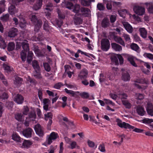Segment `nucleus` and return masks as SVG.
<instances>
[{
  "label": "nucleus",
  "mask_w": 153,
  "mask_h": 153,
  "mask_svg": "<svg viewBox=\"0 0 153 153\" xmlns=\"http://www.w3.org/2000/svg\"><path fill=\"white\" fill-rule=\"evenodd\" d=\"M116 122L117 123V125L121 128H124L125 129H128L131 130V129H133V131L137 133H142L144 131V130L135 128L134 126L130 125L129 124L125 122H122L121 120L119 119H117Z\"/></svg>",
  "instance_id": "nucleus-1"
},
{
  "label": "nucleus",
  "mask_w": 153,
  "mask_h": 153,
  "mask_svg": "<svg viewBox=\"0 0 153 153\" xmlns=\"http://www.w3.org/2000/svg\"><path fill=\"white\" fill-rule=\"evenodd\" d=\"M31 20L35 25L34 31L36 32H38L42 27V21L41 20L38 19L35 15H33L32 16Z\"/></svg>",
  "instance_id": "nucleus-2"
},
{
  "label": "nucleus",
  "mask_w": 153,
  "mask_h": 153,
  "mask_svg": "<svg viewBox=\"0 0 153 153\" xmlns=\"http://www.w3.org/2000/svg\"><path fill=\"white\" fill-rule=\"evenodd\" d=\"M101 49L104 51H108L110 48V42L107 39H102L101 41Z\"/></svg>",
  "instance_id": "nucleus-3"
},
{
  "label": "nucleus",
  "mask_w": 153,
  "mask_h": 153,
  "mask_svg": "<svg viewBox=\"0 0 153 153\" xmlns=\"http://www.w3.org/2000/svg\"><path fill=\"white\" fill-rule=\"evenodd\" d=\"M134 12L137 15L142 16L145 12V8L139 6H135L133 7Z\"/></svg>",
  "instance_id": "nucleus-4"
},
{
  "label": "nucleus",
  "mask_w": 153,
  "mask_h": 153,
  "mask_svg": "<svg viewBox=\"0 0 153 153\" xmlns=\"http://www.w3.org/2000/svg\"><path fill=\"white\" fill-rule=\"evenodd\" d=\"M52 113L51 112L48 113L47 114H45V120H49L48 123L47 125V128L48 130H50L51 126L52 123Z\"/></svg>",
  "instance_id": "nucleus-5"
},
{
  "label": "nucleus",
  "mask_w": 153,
  "mask_h": 153,
  "mask_svg": "<svg viewBox=\"0 0 153 153\" xmlns=\"http://www.w3.org/2000/svg\"><path fill=\"white\" fill-rule=\"evenodd\" d=\"M35 131L36 133L40 137H42L44 135L43 128L39 124H37L34 127Z\"/></svg>",
  "instance_id": "nucleus-6"
},
{
  "label": "nucleus",
  "mask_w": 153,
  "mask_h": 153,
  "mask_svg": "<svg viewBox=\"0 0 153 153\" xmlns=\"http://www.w3.org/2000/svg\"><path fill=\"white\" fill-rule=\"evenodd\" d=\"M32 66L35 70L36 75H35L34 76H37L40 75V68L38 62L35 60H33L32 62Z\"/></svg>",
  "instance_id": "nucleus-7"
},
{
  "label": "nucleus",
  "mask_w": 153,
  "mask_h": 153,
  "mask_svg": "<svg viewBox=\"0 0 153 153\" xmlns=\"http://www.w3.org/2000/svg\"><path fill=\"white\" fill-rule=\"evenodd\" d=\"M59 137V136L57 133L54 132H52L50 134L48 139V144L50 145L52 142V140H56L57 138Z\"/></svg>",
  "instance_id": "nucleus-8"
},
{
  "label": "nucleus",
  "mask_w": 153,
  "mask_h": 153,
  "mask_svg": "<svg viewBox=\"0 0 153 153\" xmlns=\"http://www.w3.org/2000/svg\"><path fill=\"white\" fill-rule=\"evenodd\" d=\"M32 129L30 128L24 129L22 131L23 135L26 138H30L32 137Z\"/></svg>",
  "instance_id": "nucleus-9"
},
{
  "label": "nucleus",
  "mask_w": 153,
  "mask_h": 153,
  "mask_svg": "<svg viewBox=\"0 0 153 153\" xmlns=\"http://www.w3.org/2000/svg\"><path fill=\"white\" fill-rule=\"evenodd\" d=\"M14 101L19 104H22L24 101V97L21 94H17L14 97Z\"/></svg>",
  "instance_id": "nucleus-10"
},
{
  "label": "nucleus",
  "mask_w": 153,
  "mask_h": 153,
  "mask_svg": "<svg viewBox=\"0 0 153 153\" xmlns=\"http://www.w3.org/2000/svg\"><path fill=\"white\" fill-rule=\"evenodd\" d=\"M113 39L116 42L125 47V42L121 37L116 36L114 34H113Z\"/></svg>",
  "instance_id": "nucleus-11"
},
{
  "label": "nucleus",
  "mask_w": 153,
  "mask_h": 153,
  "mask_svg": "<svg viewBox=\"0 0 153 153\" xmlns=\"http://www.w3.org/2000/svg\"><path fill=\"white\" fill-rule=\"evenodd\" d=\"M65 91L66 93L73 97L76 98L79 97V91H74L72 90H69L66 88L65 89Z\"/></svg>",
  "instance_id": "nucleus-12"
},
{
  "label": "nucleus",
  "mask_w": 153,
  "mask_h": 153,
  "mask_svg": "<svg viewBox=\"0 0 153 153\" xmlns=\"http://www.w3.org/2000/svg\"><path fill=\"white\" fill-rule=\"evenodd\" d=\"M122 23L126 30L129 33L132 32L133 29L132 27L127 22H122Z\"/></svg>",
  "instance_id": "nucleus-13"
},
{
  "label": "nucleus",
  "mask_w": 153,
  "mask_h": 153,
  "mask_svg": "<svg viewBox=\"0 0 153 153\" xmlns=\"http://www.w3.org/2000/svg\"><path fill=\"white\" fill-rule=\"evenodd\" d=\"M112 49L116 51L120 52L122 50V47L116 43L113 42L111 43Z\"/></svg>",
  "instance_id": "nucleus-14"
},
{
  "label": "nucleus",
  "mask_w": 153,
  "mask_h": 153,
  "mask_svg": "<svg viewBox=\"0 0 153 153\" xmlns=\"http://www.w3.org/2000/svg\"><path fill=\"white\" fill-rule=\"evenodd\" d=\"M17 29L16 28H13L8 33V36L10 38L14 37L17 35Z\"/></svg>",
  "instance_id": "nucleus-15"
},
{
  "label": "nucleus",
  "mask_w": 153,
  "mask_h": 153,
  "mask_svg": "<svg viewBox=\"0 0 153 153\" xmlns=\"http://www.w3.org/2000/svg\"><path fill=\"white\" fill-rule=\"evenodd\" d=\"M33 143L29 140H24L22 144V147L23 148L28 149L32 145Z\"/></svg>",
  "instance_id": "nucleus-16"
},
{
  "label": "nucleus",
  "mask_w": 153,
  "mask_h": 153,
  "mask_svg": "<svg viewBox=\"0 0 153 153\" xmlns=\"http://www.w3.org/2000/svg\"><path fill=\"white\" fill-rule=\"evenodd\" d=\"M101 25L104 28L109 27L110 25V23L107 17L104 18L102 21Z\"/></svg>",
  "instance_id": "nucleus-17"
},
{
  "label": "nucleus",
  "mask_w": 153,
  "mask_h": 153,
  "mask_svg": "<svg viewBox=\"0 0 153 153\" xmlns=\"http://www.w3.org/2000/svg\"><path fill=\"white\" fill-rule=\"evenodd\" d=\"M146 111L149 115L153 116V105L151 103L147 104Z\"/></svg>",
  "instance_id": "nucleus-18"
},
{
  "label": "nucleus",
  "mask_w": 153,
  "mask_h": 153,
  "mask_svg": "<svg viewBox=\"0 0 153 153\" xmlns=\"http://www.w3.org/2000/svg\"><path fill=\"white\" fill-rule=\"evenodd\" d=\"M80 12L82 13V15L85 16H88L90 13V9L87 8L82 7L80 8Z\"/></svg>",
  "instance_id": "nucleus-19"
},
{
  "label": "nucleus",
  "mask_w": 153,
  "mask_h": 153,
  "mask_svg": "<svg viewBox=\"0 0 153 153\" xmlns=\"http://www.w3.org/2000/svg\"><path fill=\"white\" fill-rule=\"evenodd\" d=\"M8 10L9 13L11 15H13L18 12V10L16 9L14 5L11 4L8 7Z\"/></svg>",
  "instance_id": "nucleus-20"
},
{
  "label": "nucleus",
  "mask_w": 153,
  "mask_h": 153,
  "mask_svg": "<svg viewBox=\"0 0 153 153\" xmlns=\"http://www.w3.org/2000/svg\"><path fill=\"white\" fill-rule=\"evenodd\" d=\"M22 48L23 49L22 51L27 52L29 49V44L26 40H24V41L21 43Z\"/></svg>",
  "instance_id": "nucleus-21"
},
{
  "label": "nucleus",
  "mask_w": 153,
  "mask_h": 153,
  "mask_svg": "<svg viewBox=\"0 0 153 153\" xmlns=\"http://www.w3.org/2000/svg\"><path fill=\"white\" fill-rule=\"evenodd\" d=\"M12 139L18 143H21L23 140V139L18 134L15 133H13L12 134Z\"/></svg>",
  "instance_id": "nucleus-22"
},
{
  "label": "nucleus",
  "mask_w": 153,
  "mask_h": 153,
  "mask_svg": "<svg viewBox=\"0 0 153 153\" xmlns=\"http://www.w3.org/2000/svg\"><path fill=\"white\" fill-rule=\"evenodd\" d=\"M140 35L143 38L145 39L147 37V31L144 27H141L139 29Z\"/></svg>",
  "instance_id": "nucleus-23"
},
{
  "label": "nucleus",
  "mask_w": 153,
  "mask_h": 153,
  "mask_svg": "<svg viewBox=\"0 0 153 153\" xmlns=\"http://www.w3.org/2000/svg\"><path fill=\"white\" fill-rule=\"evenodd\" d=\"M42 0H39L33 6V9L35 10H37L39 9L42 6Z\"/></svg>",
  "instance_id": "nucleus-24"
},
{
  "label": "nucleus",
  "mask_w": 153,
  "mask_h": 153,
  "mask_svg": "<svg viewBox=\"0 0 153 153\" xmlns=\"http://www.w3.org/2000/svg\"><path fill=\"white\" fill-rule=\"evenodd\" d=\"M137 111L138 114L141 116H143L146 113L144 108L141 106L137 107Z\"/></svg>",
  "instance_id": "nucleus-25"
},
{
  "label": "nucleus",
  "mask_w": 153,
  "mask_h": 153,
  "mask_svg": "<svg viewBox=\"0 0 153 153\" xmlns=\"http://www.w3.org/2000/svg\"><path fill=\"white\" fill-rule=\"evenodd\" d=\"M149 12L153 14V5L152 3H146L145 4Z\"/></svg>",
  "instance_id": "nucleus-26"
},
{
  "label": "nucleus",
  "mask_w": 153,
  "mask_h": 153,
  "mask_svg": "<svg viewBox=\"0 0 153 153\" xmlns=\"http://www.w3.org/2000/svg\"><path fill=\"white\" fill-rule=\"evenodd\" d=\"M42 20L44 22L43 25L44 30L46 31H49V27L48 21L45 19H43Z\"/></svg>",
  "instance_id": "nucleus-27"
},
{
  "label": "nucleus",
  "mask_w": 153,
  "mask_h": 153,
  "mask_svg": "<svg viewBox=\"0 0 153 153\" xmlns=\"http://www.w3.org/2000/svg\"><path fill=\"white\" fill-rule=\"evenodd\" d=\"M23 79L20 77H16L14 80V84L17 86H20L22 83Z\"/></svg>",
  "instance_id": "nucleus-28"
},
{
  "label": "nucleus",
  "mask_w": 153,
  "mask_h": 153,
  "mask_svg": "<svg viewBox=\"0 0 153 153\" xmlns=\"http://www.w3.org/2000/svg\"><path fill=\"white\" fill-rule=\"evenodd\" d=\"M110 59L112 62H115V64L116 65H119V62L118 59V54L112 55L111 56Z\"/></svg>",
  "instance_id": "nucleus-29"
},
{
  "label": "nucleus",
  "mask_w": 153,
  "mask_h": 153,
  "mask_svg": "<svg viewBox=\"0 0 153 153\" xmlns=\"http://www.w3.org/2000/svg\"><path fill=\"white\" fill-rule=\"evenodd\" d=\"M74 22L75 25H77L82 23V19L79 17H77L75 15L74 18Z\"/></svg>",
  "instance_id": "nucleus-30"
},
{
  "label": "nucleus",
  "mask_w": 153,
  "mask_h": 153,
  "mask_svg": "<svg viewBox=\"0 0 153 153\" xmlns=\"http://www.w3.org/2000/svg\"><path fill=\"white\" fill-rule=\"evenodd\" d=\"M15 44L14 42H10L8 45L7 49L9 51H11L14 50L15 48Z\"/></svg>",
  "instance_id": "nucleus-31"
},
{
  "label": "nucleus",
  "mask_w": 153,
  "mask_h": 153,
  "mask_svg": "<svg viewBox=\"0 0 153 153\" xmlns=\"http://www.w3.org/2000/svg\"><path fill=\"white\" fill-rule=\"evenodd\" d=\"M73 11L76 13H78L79 11H80V6L78 4H76L74 6H73L72 7Z\"/></svg>",
  "instance_id": "nucleus-32"
},
{
  "label": "nucleus",
  "mask_w": 153,
  "mask_h": 153,
  "mask_svg": "<svg viewBox=\"0 0 153 153\" xmlns=\"http://www.w3.org/2000/svg\"><path fill=\"white\" fill-rule=\"evenodd\" d=\"M33 53L31 51H28L27 54V61L28 63H30L32 60Z\"/></svg>",
  "instance_id": "nucleus-33"
},
{
  "label": "nucleus",
  "mask_w": 153,
  "mask_h": 153,
  "mask_svg": "<svg viewBox=\"0 0 153 153\" xmlns=\"http://www.w3.org/2000/svg\"><path fill=\"white\" fill-rule=\"evenodd\" d=\"M135 82L138 83L145 84H149V81L145 79L144 78L137 79Z\"/></svg>",
  "instance_id": "nucleus-34"
},
{
  "label": "nucleus",
  "mask_w": 153,
  "mask_h": 153,
  "mask_svg": "<svg viewBox=\"0 0 153 153\" xmlns=\"http://www.w3.org/2000/svg\"><path fill=\"white\" fill-rule=\"evenodd\" d=\"M36 114L33 111H31L28 114V117L29 118L31 119L32 120H34L36 117Z\"/></svg>",
  "instance_id": "nucleus-35"
},
{
  "label": "nucleus",
  "mask_w": 153,
  "mask_h": 153,
  "mask_svg": "<svg viewBox=\"0 0 153 153\" xmlns=\"http://www.w3.org/2000/svg\"><path fill=\"white\" fill-rule=\"evenodd\" d=\"M79 95H80L82 98L83 99H88L89 97V94L88 92H83L79 94Z\"/></svg>",
  "instance_id": "nucleus-36"
},
{
  "label": "nucleus",
  "mask_w": 153,
  "mask_h": 153,
  "mask_svg": "<svg viewBox=\"0 0 153 153\" xmlns=\"http://www.w3.org/2000/svg\"><path fill=\"white\" fill-rule=\"evenodd\" d=\"M122 102L123 104L125 105L126 108L129 109L131 108V105L127 100H122Z\"/></svg>",
  "instance_id": "nucleus-37"
},
{
  "label": "nucleus",
  "mask_w": 153,
  "mask_h": 153,
  "mask_svg": "<svg viewBox=\"0 0 153 153\" xmlns=\"http://www.w3.org/2000/svg\"><path fill=\"white\" fill-rule=\"evenodd\" d=\"M64 4L65 5L66 8L70 10L72 9L73 6L72 3L69 2H65L64 3H62V5H63Z\"/></svg>",
  "instance_id": "nucleus-38"
},
{
  "label": "nucleus",
  "mask_w": 153,
  "mask_h": 153,
  "mask_svg": "<svg viewBox=\"0 0 153 153\" xmlns=\"http://www.w3.org/2000/svg\"><path fill=\"white\" fill-rule=\"evenodd\" d=\"M127 12V10L125 9H122L118 11L120 16L124 18H125V13H126Z\"/></svg>",
  "instance_id": "nucleus-39"
},
{
  "label": "nucleus",
  "mask_w": 153,
  "mask_h": 153,
  "mask_svg": "<svg viewBox=\"0 0 153 153\" xmlns=\"http://www.w3.org/2000/svg\"><path fill=\"white\" fill-rule=\"evenodd\" d=\"M88 74V71L85 69H82L80 71L79 76H85Z\"/></svg>",
  "instance_id": "nucleus-40"
},
{
  "label": "nucleus",
  "mask_w": 153,
  "mask_h": 153,
  "mask_svg": "<svg viewBox=\"0 0 153 153\" xmlns=\"http://www.w3.org/2000/svg\"><path fill=\"white\" fill-rule=\"evenodd\" d=\"M1 20L4 22H7L9 19V15L8 14H6L0 18Z\"/></svg>",
  "instance_id": "nucleus-41"
},
{
  "label": "nucleus",
  "mask_w": 153,
  "mask_h": 153,
  "mask_svg": "<svg viewBox=\"0 0 153 153\" xmlns=\"http://www.w3.org/2000/svg\"><path fill=\"white\" fill-rule=\"evenodd\" d=\"M130 47L132 50L135 51H137L139 48L138 45L137 44L134 43L131 44Z\"/></svg>",
  "instance_id": "nucleus-42"
},
{
  "label": "nucleus",
  "mask_w": 153,
  "mask_h": 153,
  "mask_svg": "<svg viewBox=\"0 0 153 153\" xmlns=\"http://www.w3.org/2000/svg\"><path fill=\"white\" fill-rule=\"evenodd\" d=\"M6 46L5 41L1 36H0V47L4 48Z\"/></svg>",
  "instance_id": "nucleus-43"
},
{
  "label": "nucleus",
  "mask_w": 153,
  "mask_h": 153,
  "mask_svg": "<svg viewBox=\"0 0 153 153\" xmlns=\"http://www.w3.org/2000/svg\"><path fill=\"white\" fill-rule=\"evenodd\" d=\"M27 52L22 51L21 53V58L22 60L23 61H25V60Z\"/></svg>",
  "instance_id": "nucleus-44"
},
{
  "label": "nucleus",
  "mask_w": 153,
  "mask_h": 153,
  "mask_svg": "<svg viewBox=\"0 0 153 153\" xmlns=\"http://www.w3.org/2000/svg\"><path fill=\"white\" fill-rule=\"evenodd\" d=\"M29 110V108L27 106H24L23 108V114L26 115L28 114Z\"/></svg>",
  "instance_id": "nucleus-45"
},
{
  "label": "nucleus",
  "mask_w": 153,
  "mask_h": 153,
  "mask_svg": "<svg viewBox=\"0 0 153 153\" xmlns=\"http://www.w3.org/2000/svg\"><path fill=\"white\" fill-rule=\"evenodd\" d=\"M122 37L124 38V39L126 42H130L131 38L129 35H128L126 33H123V34Z\"/></svg>",
  "instance_id": "nucleus-46"
},
{
  "label": "nucleus",
  "mask_w": 153,
  "mask_h": 153,
  "mask_svg": "<svg viewBox=\"0 0 153 153\" xmlns=\"http://www.w3.org/2000/svg\"><path fill=\"white\" fill-rule=\"evenodd\" d=\"M81 4L83 6L85 7L90 5V2L86 0H81Z\"/></svg>",
  "instance_id": "nucleus-47"
},
{
  "label": "nucleus",
  "mask_w": 153,
  "mask_h": 153,
  "mask_svg": "<svg viewBox=\"0 0 153 153\" xmlns=\"http://www.w3.org/2000/svg\"><path fill=\"white\" fill-rule=\"evenodd\" d=\"M142 122L144 123L150 124L151 123L153 122V120L148 118H144L142 120Z\"/></svg>",
  "instance_id": "nucleus-48"
},
{
  "label": "nucleus",
  "mask_w": 153,
  "mask_h": 153,
  "mask_svg": "<svg viewBox=\"0 0 153 153\" xmlns=\"http://www.w3.org/2000/svg\"><path fill=\"white\" fill-rule=\"evenodd\" d=\"M128 96L127 94L124 93H121L119 94V97L122 100L123 99H127Z\"/></svg>",
  "instance_id": "nucleus-49"
},
{
  "label": "nucleus",
  "mask_w": 153,
  "mask_h": 153,
  "mask_svg": "<svg viewBox=\"0 0 153 153\" xmlns=\"http://www.w3.org/2000/svg\"><path fill=\"white\" fill-rule=\"evenodd\" d=\"M3 67L4 68V70L7 72H9L12 71V69L10 68V66L6 64L3 65Z\"/></svg>",
  "instance_id": "nucleus-50"
},
{
  "label": "nucleus",
  "mask_w": 153,
  "mask_h": 153,
  "mask_svg": "<svg viewBox=\"0 0 153 153\" xmlns=\"http://www.w3.org/2000/svg\"><path fill=\"white\" fill-rule=\"evenodd\" d=\"M22 114L21 113H18L15 115V119L19 121H21L22 120Z\"/></svg>",
  "instance_id": "nucleus-51"
},
{
  "label": "nucleus",
  "mask_w": 153,
  "mask_h": 153,
  "mask_svg": "<svg viewBox=\"0 0 153 153\" xmlns=\"http://www.w3.org/2000/svg\"><path fill=\"white\" fill-rule=\"evenodd\" d=\"M43 65L45 70L47 71H49L51 70V67L47 63H44Z\"/></svg>",
  "instance_id": "nucleus-52"
},
{
  "label": "nucleus",
  "mask_w": 153,
  "mask_h": 153,
  "mask_svg": "<svg viewBox=\"0 0 153 153\" xmlns=\"http://www.w3.org/2000/svg\"><path fill=\"white\" fill-rule=\"evenodd\" d=\"M116 15H111L110 17V20L111 23H114L116 20Z\"/></svg>",
  "instance_id": "nucleus-53"
},
{
  "label": "nucleus",
  "mask_w": 153,
  "mask_h": 153,
  "mask_svg": "<svg viewBox=\"0 0 153 153\" xmlns=\"http://www.w3.org/2000/svg\"><path fill=\"white\" fill-rule=\"evenodd\" d=\"M97 7L98 10H104L105 7L103 4L102 3H99L97 4Z\"/></svg>",
  "instance_id": "nucleus-54"
},
{
  "label": "nucleus",
  "mask_w": 153,
  "mask_h": 153,
  "mask_svg": "<svg viewBox=\"0 0 153 153\" xmlns=\"http://www.w3.org/2000/svg\"><path fill=\"white\" fill-rule=\"evenodd\" d=\"M123 72L122 73L123 76H130L128 72L124 69H122Z\"/></svg>",
  "instance_id": "nucleus-55"
},
{
  "label": "nucleus",
  "mask_w": 153,
  "mask_h": 153,
  "mask_svg": "<svg viewBox=\"0 0 153 153\" xmlns=\"http://www.w3.org/2000/svg\"><path fill=\"white\" fill-rule=\"evenodd\" d=\"M87 143L88 145L90 147L93 148L95 146L94 143L89 140H88Z\"/></svg>",
  "instance_id": "nucleus-56"
},
{
  "label": "nucleus",
  "mask_w": 153,
  "mask_h": 153,
  "mask_svg": "<svg viewBox=\"0 0 153 153\" xmlns=\"http://www.w3.org/2000/svg\"><path fill=\"white\" fill-rule=\"evenodd\" d=\"M118 59H119L120 64H122L123 63V59L121 55L118 54Z\"/></svg>",
  "instance_id": "nucleus-57"
},
{
  "label": "nucleus",
  "mask_w": 153,
  "mask_h": 153,
  "mask_svg": "<svg viewBox=\"0 0 153 153\" xmlns=\"http://www.w3.org/2000/svg\"><path fill=\"white\" fill-rule=\"evenodd\" d=\"M99 149L102 152H104L105 151L104 145L103 144L100 145L99 147Z\"/></svg>",
  "instance_id": "nucleus-58"
},
{
  "label": "nucleus",
  "mask_w": 153,
  "mask_h": 153,
  "mask_svg": "<svg viewBox=\"0 0 153 153\" xmlns=\"http://www.w3.org/2000/svg\"><path fill=\"white\" fill-rule=\"evenodd\" d=\"M27 79L28 82L33 84L34 85H35L36 83L35 80L34 79L31 78L30 77H28Z\"/></svg>",
  "instance_id": "nucleus-59"
},
{
  "label": "nucleus",
  "mask_w": 153,
  "mask_h": 153,
  "mask_svg": "<svg viewBox=\"0 0 153 153\" xmlns=\"http://www.w3.org/2000/svg\"><path fill=\"white\" fill-rule=\"evenodd\" d=\"M1 81L6 86L8 85V82L6 79H5L4 77H0Z\"/></svg>",
  "instance_id": "nucleus-60"
},
{
  "label": "nucleus",
  "mask_w": 153,
  "mask_h": 153,
  "mask_svg": "<svg viewBox=\"0 0 153 153\" xmlns=\"http://www.w3.org/2000/svg\"><path fill=\"white\" fill-rule=\"evenodd\" d=\"M63 85L61 83L58 82L54 85V88L57 89H59L61 87V86Z\"/></svg>",
  "instance_id": "nucleus-61"
},
{
  "label": "nucleus",
  "mask_w": 153,
  "mask_h": 153,
  "mask_svg": "<svg viewBox=\"0 0 153 153\" xmlns=\"http://www.w3.org/2000/svg\"><path fill=\"white\" fill-rule=\"evenodd\" d=\"M104 100L105 101V103L106 104H110L112 105H115L114 103H113L111 100H110L106 99H104Z\"/></svg>",
  "instance_id": "nucleus-62"
},
{
  "label": "nucleus",
  "mask_w": 153,
  "mask_h": 153,
  "mask_svg": "<svg viewBox=\"0 0 153 153\" xmlns=\"http://www.w3.org/2000/svg\"><path fill=\"white\" fill-rule=\"evenodd\" d=\"M132 17L135 20H137L138 22L141 21V19L138 16H136L135 15H133Z\"/></svg>",
  "instance_id": "nucleus-63"
},
{
  "label": "nucleus",
  "mask_w": 153,
  "mask_h": 153,
  "mask_svg": "<svg viewBox=\"0 0 153 153\" xmlns=\"http://www.w3.org/2000/svg\"><path fill=\"white\" fill-rule=\"evenodd\" d=\"M63 146V143L62 142H61L60 144V150L59 151V153H62L64 149Z\"/></svg>",
  "instance_id": "nucleus-64"
}]
</instances>
